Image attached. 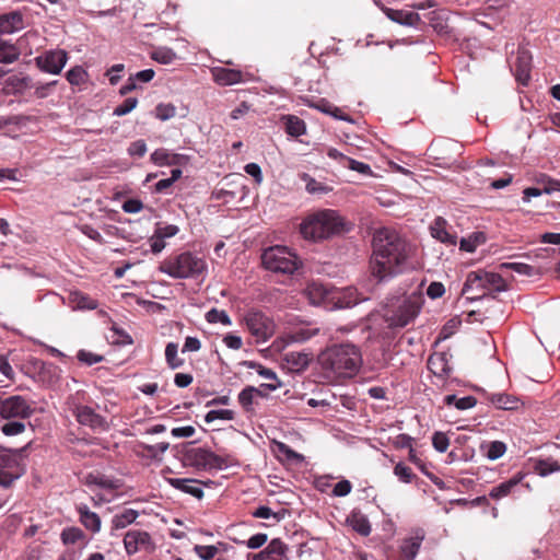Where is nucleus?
Listing matches in <instances>:
<instances>
[{
  "instance_id": "obj_48",
  "label": "nucleus",
  "mask_w": 560,
  "mask_h": 560,
  "mask_svg": "<svg viewBox=\"0 0 560 560\" xmlns=\"http://www.w3.org/2000/svg\"><path fill=\"white\" fill-rule=\"evenodd\" d=\"M182 170L180 168H173L172 172H171V177L168 178H164V179H160L155 185H154V191L155 192H164L167 188H170L177 179H179L182 177Z\"/></svg>"
},
{
  "instance_id": "obj_8",
  "label": "nucleus",
  "mask_w": 560,
  "mask_h": 560,
  "mask_svg": "<svg viewBox=\"0 0 560 560\" xmlns=\"http://www.w3.org/2000/svg\"><path fill=\"white\" fill-rule=\"evenodd\" d=\"M264 267L275 273L293 275L301 261L287 246L276 245L264 250L261 255Z\"/></svg>"
},
{
  "instance_id": "obj_32",
  "label": "nucleus",
  "mask_w": 560,
  "mask_h": 560,
  "mask_svg": "<svg viewBox=\"0 0 560 560\" xmlns=\"http://www.w3.org/2000/svg\"><path fill=\"white\" fill-rule=\"evenodd\" d=\"M138 516L139 512L133 509H125L122 512L115 514L110 522V534L115 535L116 530L135 523Z\"/></svg>"
},
{
  "instance_id": "obj_2",
  "label": "nucleus",
  "mask_w": 560,
  "mask_h": 560,
  "mask_svg": "<svg viewBox=\"0 0 560 560\" xmlns=\"http://www.w3.org/2000/svg\"><path fill=\"white\" fill-rule=\"evenodd\" d=\"M317 361L327 378H350L359 372L362 354L353 343H336L322 351Z\"/></svg>"
},
{
  "instance_id": "obj_28",
  "label": "nucleus",
  "mask_w": 560,
  "mask_h": 560,
  "mask_svg": "<svg viewBox=\"0 0 560 560\" xmlns=\"http://www.w3.org/2000/svg\"><path fill=\"white\" fill-rule=\"evenodd\" d=\"M230 549H233V547L229 546L225 542H218L215 545H208V546H202V545L195 546V551L201 560H211L214 557L222 556V555L229 556Z\"/></svg>"
},
{
  "instance_id": "obj_13",
  "label": "nucleus",
  "mask_w": 560,
  "mask_h": 560,
  "mask_svg": "<svg viewBox=\"0 0 560 560\" xmlns=\"http://www.w3.org/2000/svg\"><path fill=\"white\" fill-rule=\"evenodd\" d=\"M124 545L129 556L153 549V542L150 535L147 532L139 529L129 530L125 535Z\"/></svg>"
},
{
  "instance_id": "obj_61",
  "label": "nucleus",
  "mask_w": 560,
  "mask_h": 560,
  "mask_svg": "<svg viewBox=\"0 0 560 560\" xmlns=\"http://www.w3.org/2000/svg\"><path fill=\"white\" fill-rule=\"evenodd\" d=\"M277 448L280 454L284 455L289 460H303V456L295 451H293L290 446L282 442L277 443Z\"/></svg>"
},
{
  "instance_id": "obj_5",
  "label": "nucleus",
  "mask_w": 560,
  "mask_h": 560,
  "mask_svg": "<svg viewBox=\"0 0 560 560\" xmlns=\"http://www.w3.org/2000/svg\"><path fill=\"white\" fill-rule=\"evenodd\" d=\"M207 267L202 257L191 252H184L163 260L159 270L173 279H194L203 276Z\"/></svg>"
},
{
  "instance_id": "obj_42",
  "label": "nucleus",
  "mask_w": 560,
  "mask_h": 560,
  "mask_svg": "<svg viewBox=\"0 0 560 560\" xmlns=\"http://www.w3.org/2000/svg\"><path fill=\"white\" fill-rule=\"evenodd\" d=\"M139 447L142 450V454L152 459H159L170 447L168 442H160L154 445L140 443Z\"/></svg>"
},
{
  "instance_id": "obj_7",
  "label": "nucleus",
  "mask_w": 560,
  "mask_h": 560,
  "mask_svg": "<svg viewBox=\"0 0 560 560\" xmlns=\"http://www.w3.org/2000/svg\"><path fill=\"white\" fill-rule=\"evenodd\" d=\"M30 444L21 448H8L0 445V487L10 488L25 472L22 457Z\"/></svg>"
},
{
  "instance_id": "obj_24",
  "label": "nucleus",
  "mask_w": 560,
  "mask_h": 560,
  "mask_svg": "<svg viewBox=\"0 0 560 560\" xmlns=\"http://www.w3.org/2000/svg\"><path fill=\"white\" fill-rule=\"evenodd\" d=\"M382 11L393 22L405 26H417L420 22V15L412 11L395 10L382 7Z\"/></svg>"
},
{
  "instance_id": "obj_36",
  "label": "nucleus",
  "mask_w": 560,
  "mask_h": 560,
  "mask_svg": "<svg viewBox=\"0 0 560 560\" xmlns=\"http://www.w3.org/2000/svg\"><path fill=\"white\" fill-rule=\"evenodd\" d=\"M284 121L285 132L291 137H300L306 132L305 122L294 115H284L282 117Z\"/></svg>"
},
{
  "instance_id": "obj_20",
  "label": "nucleus",
  "mask_w": 560,
  "mask_h": 560,
  "mask_svg": "<svg viewBox=\"0 0 560 560\" xmlns=\"http://www.w3.org/2000/svg\"><path fill=\"white\" fill-rule=\"evenodd\" d=\"M60 538L65 546L73 549H82L89 542V539L83 530L75 526L63 528L60 534Z\"/></svg>"
},
{
  "instance_id": "obj_17",
  "label": "nucleus",
  "mask_w": 560,
  "mask_h": 560,
  "mask_svg": "<svg viewBox=\"0 0 560 560\" xmlns=\"http://www.w3.org/2000/svg\"><path fill=\"white\" fill-rule=\"evenodd\" d=\"M305 294L311 304L326 306L328 303H332L334 290L320 282L313 281L306 287Z\"/></svg>"
},
{
  "instance_id": "obj_34",
  "label": "nucleus",
  "mask_w": 560,
  "mask_h": 560,
  "mask_svg": "<svg viewBox=\"0 0 560 560\" xmlns=\"http://www.w3.org/2000/svg\"><path fill=\"white\" fill-rule=\"evenodd\" d=\"M481 454L489 460H497L506 452V445L502 441H491L480 445Z\"/></svg>"
},
{
  "instance_id": "obj_19",
  "label": "nucleus",
  "mask_w": 560,
  "mask_h": 560,
  "mask_svg": "<svg viewBox=\"0 0 560 560\" xmlns=\"http://www.w3.org/2000/svg\"><path fill=\"white\" fill-rule=\"evenodd\" d=\"M25 27L24 15L20 11L0 14V34L10 35Z\"/></svg>"
},
{
  "instance_id": "obj_46",
  "label": "nucleus",
  "mask_w": 560,
  "mask_h": 560,
  "mask_svg": "<svg viewBox=\"0 0 560 560\" xmlns=\"http://www.w3.org/2000/svg\"><path fill=\"white\" fill-rule=\"evenodd\" d=\"M205 317L210 324L221 323L224 326H230L232 324L230 316L223 310L211 308L206 313Z\"/></svg>"
},
{
  "instance_id": "obj_64",
  "label": "nucleus",
  "mask_w": 560,
  "mask_h": 560,
  "mask_svg": "<svg viewBox=\"0 0 560 560\" xmlns=\"http://www.w3.org/2000/svg\"><path fill=\"white\" fill-rule=\"evenodd\" d=\"M445 293V288L442 282H431L427 289V295L432 299H439Z\"/></svg>"
},
{
  "instance_id": "obj_4",
  "label": "nucleus",
  "mask_w": 560,
  "mask_h": 560,
  "mask_svg": "<svg viewBox=\"0 0 560 560\" xmlns=\"http://www.w3.org/2000/svg\"><path fill=\"white\" fill-rule=\"evenodd\" d=\"M422 304L420 293L393 298L386 304L385 320L392 328L406 327L419 315Z\"/></svg>"
},
{
  "instance_id": "obj_21",
  "label": "nucleus",
  "mask_w": 560,
  "mask_h": 560,
  "mask_svg": "<svg viewBox=\"0 0 560 560\" xmlns=\"http://www.w3.org/2000/svg\"><path fill=\"white\" fill-rule=\"evenodd\" d=\"M84 482L88 487H96L104 490H117L122 483L120 479L101 474V472H90L85 476Z\"/></svg>"
},
{
  "instance_id": "obj_25",
  "label": "nucleus",
  "mask_w": 560,
  "mask_h": 560,
  "mask_svg": "<svg viewBox=\"0 0 560 560\" xmlns=\"http://www.w3.org/2000/svg\"><path fill=\"white\" fill-rule=\"evenodd\" d=\"M213 80L223 86L237 84L243 81V73L240 70L214 67L211 69Z\"/></svg>"
},
{
  "instance_id": "obj_22",
  "label": "nucleus",
  "mask_w": 560,
  "mask_h": 560,
  "mask_svg": "<svg viewBox=\"0 0 560 560\" xmlns=\"http://www.w3.org/2000/svg\"><path fill=\"white\" fill-rule=\"evenodd\" d=\"M167 483L172 486L174 489L179 490L184 493L190 494L196 499L203 498V490L199 486L201 481L189 478H168Z\"/></svg>"
},
{
  "instance_id": "obj_30",
  "label": "nucleus",
  "mask_w": 560,
  "mask_h": 560,
  "mask_svg": "<svg viewBox=\"0 0 560 560\" xmlns=\"http://www.w3.org/2000/svg\"><path fill=\"white\" fill-rule=\"evenodd\" d=\"M287 546L280 539H272L262 551L254 556L253 560H280Z\"/></svg>"
},
{
  "instance_id": "obj_14",
  "label": "nucleus",
  "mask_w": 560,
  "mask_h": 560,
  "mask_svg": "<svg viewBox=\"0 0 560 560\" xmlns=\"http://www.w3.org/2000/svg\"><path fill=\"white\" fill-rule=\"evenodd\" d=\"M73 415L80 424L88 425L93 430L105 431L108 428L106 419L89 406H75Z\"/></svg>"
},
{
  "instance_id": "obj_35",
  "label": "nucleus",
  "mask_w": 560,
  "mask_h": 560,
  "mask_svg": "<svg viewBox=\"0 0 560 560\" xmlns=\"http://www.w3.org/2000/svg\"><path fill=\"white\" fill-rule=\"evenodd\" d=\"M319 332L318 328L303 326L287 334L285 339L289 343H303L315 337Z\"/></svg>"
},
{
  "instance_id": "obj_47",
  "label": "nucleus",
  "mask_w": 560,
  "mask_h": 560,
  "mask_svg": "<svg viewBox=\"0 0 560 560\" xmlns=\"http://www.w3.org/2000/svg\"><path fill=\"white\" fill-rule=\"evenodd\" d=\"M234 411L230 409H212L209 410L205 416V421L211 423L214 420L231 421L234 419Z\"/></svg>"
},
{
  "instance_id": "obj_31",
  "label": "nucleus",
  "mask_w": 560,
  "mask_h": 560,
  "mask_svg": "<svg viewBox=\"0 0 560 560\" xmlns=\"http://www.w3.org/2000/svg\"><path fill=\"white\" fill-rule=\"evenodd\" d=\"M428 368L434 375L439 377H445L451 372V366L448 364L446 354L441 352H435L429 357Z\"/></svg>"
},
{
  "instance_id": "obj_44",
  "label": "nucleus",
  "mask_w": 560,
  "mask_h": 560,
  "mask_svg": "<svg viewBox=\"0 0 560 560\" xmlns=\"http://www.w3.org/2000/svg\"><path fill=\"white\" fill-rule=\"evenodd\" d=\"M66 78L71 85H81L88 81L89 73L82 66H74L67 71Z\"/></svg>"
},
{
  "instance_id": "obj_3",
  "label": "nucleus",
  "mask_w": 560,
  "mask_h": 560,
  "mask_svg": "<svg viewBox=\"0 0 560 560\" xmlns=\"http://www.w3.org/2000/svg\"><path fill=\"white\" fill-rule=\"evenodd\" d=\"M349 221L335 209H320L310 213L300 224L305 240L322 242L342 235L351 230Z\"/></svg>"
},
{
  "instance_id": "obj_23",
  "label": "nucleus",
  "mask_w": 560,
  "mask_h": 560,
  "mask_svg": "<svg viewBox=\"0 0 560 560\" xmlns=\"http://www.w3.org/2000/svg\"><path fill=\"white\" fill-rule=\"evenodd\" d=\"M431 235L443 244L454 246L457 243L456 235L447 230V221L442 217H436L430 226Z\"/></svg>"
},
{
  "instance_id": "obj_41",
  "label": "nucleus",
  "mask_w": 560,
  "mask_h": 560,
  "mask_svg": "<svg viewBox=\"0 0 560 560\" xmlns=\"http://www.w3.org/2000/svg\"><path fill=\"white\" fill-rule=\"evenodd\" d=\"M20 56L18 48L0 38V63H12Z\"/></svg>"
},
{
  "instance_id": "obj_63",
  "label": "nucleus",
  "mask_w": 560,
  "mask_h": 560,
  "mask_svg": "<svg viewBox=\"0 0 560 560\" xmlns=\"http://www.w3.org/2000/svg\"><path fill=\"white\" fill-rule=\"evenodd\" d=\"M352 490V485L349 480L343 479L337 482L332 489V494L335 497H346Z\"/></svg>"
},
{
  "instance_id": "obj_53",
  "label": "nucleus",
  "mask_w": 560,
  "mask_h": 560,
  "mask_svg": "<svg viewBox=\"0 0 560 560\" xmlns=\"http://www.w3.org/2000/svg\"><path fill=\"white\" fill-rule=\"evenodd\" d=\"M25 431V424L21 421H9L1 427V432L7 436H14Z\"/></svg>"
},
{
  "instance_id": "obj_45",
  "label": "nucleus",
  "mask_w": 560,
  "mask_h": 560,
  "mask_svg": "<svg viewBox=\"0 0 560 560\" xmlns=\"http://www.w3.org/2000/svg\"><path fill=\"white\" fill-rule=\"evenodd\" d=\"M259 392V388H256L254 386H246L241 390L238 394V402L243 407L244 410L249 411L252 410V406L254 402L255 397L257 396V393Z\"/></svg>"
},
{
  "instance_id": "obj_51",
  "label": "nucleus",
  "mask_w": 560,
  "mask_h": 560,
  "mask_svg": "<svg viewBox=\"0 0 560 560\" xmlns=\"http://www.w3.org/2000/svg\"><path fill=\"white\" fill-rule=\"evenodd\" d=\"M502 267L511 269L518 275L532 277L535 275V267L525 262H508L502 264Z\"/></svg>"
},
{
  "instance_id": "obj_1",
  "label": "nucleus",
  "mask_w": 560,
  "mask_h": 560,
  "mask_svg": "<svg viewBox=\"0 0 560 560\" xmlns=\"http://www.w3.org/2000/svg\"><path fill=\"white\" fill-rule=\"evenodd\" d=\"M412 268L411 246L407 241L395 230H376L373 235L372 275L378 281H385Z\"/></svg>"
},
{
  "instance_id": "obj_57",
  "label": "nucleus",
  "mask_w": 560,
  "mask_h": 560,
  "mask_svg": "<svg viewBox=\"0 0 560 560\" xmlns=\"http://www.w3.org/2000/svg\"><path fill=\"white\" fill-rule=\"evenodd\" d=\"M77 358L80 362L89 366L100 363L103 360L102 355L83 349L78 352Z\"/></svg>"
},
{
  "instance_id": "obj_50",
  "label": "nucleus",
  "mask_w": 560,
  "mask_h": 560,
  "mask_svg": "<svg viewBox=\"0 0 560 560\" xmlns=\"http://www.w3.org/2000/svg\"><path fill=\"white\" fill-rule=\"evenodd\" d=\"M138 105L136 97H128L121 104L114 108L113 115L117 117L125 116L132 112Z\"/></svg>"
},
{
  "instance_id": "obj_15",
  "label": "nucleus",
  "mask_w": 560,
  "mask_h": 560,
  "mask_svg": "<svg viewBox=\"0 0 560 560\" xmlns=\"http://www.w3.org/2000/svg\"><path fill=\"white\" fill-rule=\"evenodd\" d=\"M532 57L525 49H520L511 69L518 83L527 85L530 80Z\"/></svg>"
},
{
  "instance_id": "obj_39",
  "label": "nucleus",
  "mask_w": 560,
  "mask_h": 560,
  "mask_svg": "<svg viewBox=\"0 0 560 560\" xmlns=\"http://www.w3.org/2000/svg\"><path fill=\"white\" fill-rule=\"evenodd\" d=\"M165 361L172 370L179 369L184 365V359L178 357V345L168 342L165 347Z\"/></svg>"
},
{
  "instance_id": "obj_54",
  "label": "nucleus",
  "mask_w": 560,
  "mask_h": 560,
  "mask_svg": "<svg viewBox=\"0 0 560 560\" xmlns=\"http://www.w3.org/2000/svg\"><path fill=\"white\" fill-rule=\"evenodd\" d=\"M432 445L439 453H444L450 446V440L444 432H434L432 436Z\"/></svg>"
},
{
  "instance_id": "obj_58",
  "label": "nucleus",
  "mask_w": 560,
  "mask_h": 560,
  "mask_svg": "<svg viewBox=\"0 0 560 560\" xmlns=\"http://www.w3.org/2000/svg\"><path fill=\"white\" fill-rule=\"evenodd\" d=\"M345 166H347L351 171H355L362 175H371L372 174V170L369 164L353 160L351 158L347 159Z\"/></svg>"
},
{
  "instance_id": "obj_33",
  "label": "nucleus",
  "mask_w": 560,
  "mask_h": 560,
  "mask_svg": "<svg viewBox=\"0 0 560 560\" xmlns=\"http://www.w3.org/2000/svg\"><path fill=\"white\" fill-rule=\"evenodd\" d=\"M424 532L423 529H420L419 532H416L415 536L407 538L401 544V551L402 555L407 558L412 560L417 553L418 550L424 539Z\"/></svg>"
},
{
  "instance_id": "obj_62",
  "label": "nucleus",
  "mask_w": 560,
  "mask_h": 560,
  "mask_svg": "<svg viewBox=\"0 0 560 560\" xmlns=\"http://www.w3.org/2000/svg\"><path fill=\"white\" fill-rule=\"evenodd\" d=\"M57 80L47 82L45 84L37 85L34 90V95L38 98H45L49 96L57 84Z\"/></svg>"
},
{
  "instance_id": "obj_40",
  "label": "nucleus",
  "mask_w": 560,
  "mask_h": 560,
  "mask_svg": "<svg viewBox=\"0 0 560 560\" xmlns=\"http://www.w3.org/2000/svg\"><path fill=\"white\" fill-rule=\"evenodd\" d=\"M535 472L541 477H547L552 472L560 471V465L552 458L539 459L534 466Z\"/></svg>"
},
{
  "instance_id": "obj_10",
  "label": "nucleus",
  "mask_w": 560,
  "mask_h": 560,
  "mask_svg": "<svg viewBox=\"0 0 560 560\" xmlns=\"http://www.w3.org/2000/svg\"><path fill=\"white\" fill-rule=\"evenodd\" d=\"M246 327L257 342H266L275 332V323L260 311L252 310L245 315Z\"/></svg>"
},
{
  "instance_id": "obj_60",
  "label": "nucleus",
  "mask_w": 560,
  "mask_h": 560,
  "mask_svg": "<svg viewBox=\"0 0 560 560\" xmlns=\"http://www.w3.org/2000/svg\"><path fill=\"white\" fill-rule=\"evenodd\" d=\"M125 70L122 63H116L106 71V77L112 85H116L120 81V72Z\"/></svg>"
},
{
  "instance_id": "obj_37",
  "label": "nucleus",
  "mask_w": 560,
  "mask_h": 560,
  "mask_svg": "<svg viewBox=\"0 0 560 560\" xmlns=\"http://www.w3.org/2000/svg\"><path fill=\"white\" fill-rule=\"evenodd\" d=\"M70 303L74 310H95L98 306L96 300L80 291L70 294Z\"/></svg>"
},
{
  "instance_id": "obj_12",
  "label": "nucleus",
  "mask_w": 560,
  "mask_h": 560,
  "mask_svg": "<svg viewBox=\"0 0 560 560\" xmlns=\"http://www.w3.org/2000/svg\"><path fill=\"white\" fill-rule=\"evenodd\" d=\"M68 62V52L63 49H51L35 58L36 66L46 73L59 74Z\"/></svg>"
},
{
  "instance_id": "obj_27",
  "label": "nucleus",
  "mask_w": 560,
  "mask_h": 560,
  "mask_svg": "<svg viewBox=\"0 0 560 560\" xmlns=\"http://www.w3.org/2000/svg\"><path fill=\"white\" fill-rule=\"evenodd\" d=\"M486 398L495 408L502 410H516L520 406L518 398L505 393H487Z\"/></svg>"
},
{
  "instance_id": "obj_11",
  "label": "nucleus",
  "mask_w": 560,
  "mask_h": 560,
  "mask_svg": "<svg viewBox=\"0 0 560 560\" xmlns=\"http://www.w3.org/2000/svg\"><path fill=\"white\" fill-rule=\"evenodd\" d=\"M33 408L22 396H10L0 401V416L3 419H27Z\"/></svg>"
},
{
  "instance_id": "obj_6",
  "label": "nucleus",
  "mask_w": 560,
  "mask_h": 560,
  "mask_svg": "<svg viewBox=\"0 0 560 560\" xmlns=\"http://www.w3.org/2000/svg\"><path fill=\"white\" fill-rule=\"evenodd\" d=\"M184 465L202 470H224L232 465V458L213 453L210 448L187 443L182 451Z\"/></svg>"
},
{
  "instance_id": "obj_52",
  "label": "nucleus",
  "mask_w": 560,
  "mask_h": 560,
  "mask_svg": "<svg viewBox=\"0 0 560 560\" xmlns=\"http://www.w3.org/2000/svg\"><path fill=\"white\" fill-rule=\"evenodd\" d=\"M394 474L400 481L405 483H410L415 477V474L412 472L411 468L402 463H398L394 467Z\"/></svg>"
},
{
  "instance_id": "obj_55",
  "label": "nucleus",
  "mask_w": 560,
  "mask_h": 560,
  "mask_svg": "<svg viewBox=\"0 0 560 560\" xmlns=\"http://www.w3.org/2000/svg\"><path fill=\"white\" fill-rule=\"evenodd\" d=\"M154 232L162 238H171L178 234L179 228L175 224H162L158 223Z\"/></svg>"
},
{
  "instance_id": "obj_26",
  "label": "nucleus",
  "mask_w": 560,
  "mask_h": 560,
  "mask_svg": "<svg viewBox=\"0 0 560 560\" xmlns=\"http://www.w3.org/2000/svg\"><path fill=\"white\" fill-rule=\"evenodd\" d=\"M81 524L93 534L101 530L102 521L98 514L92 512L88 505L79 504L75 508Z\"/></svg>"
},
{
  "instance_id": "obj_9",
  "label": "nucleus",
  "mask_w": 560,
  "mask_h": 560,
  "mask_svg": "<svg viewBox=\"0 0 560 560\" xmlns=\"http://www.w3.org/2000/svg\"><path fill=\"white\" fill-rule=\"evenodd\" d=\"M506 290L505 280L495 272L483 270L471 271L464 283L463 293L470 291H480V294L474 295L471 300H479L489 292H503Z\"/></svg>"
},
{
  "instance_id": "obj_43",
  "label": "nucleus",
  "mask_w": 560,
  "mask_h": 560,
  "mask_svg": "<svg viewBox=\"0 0 560 560\" xmlns=\"http://www.w3.org/2000/svg\"><path fill=\"white\" fill-rule=\"evenodd\" d=\"M349 524L359 534L368 536L371 533V524L369 520L362 514H352L349 518Z\"/></svg>"
},
{
  "instance_id": "obj_56",
  "label": "nucleus",
  "mask_w": 560,
  "mask_h": 560,
  "mask_svg": "<svg viewBox=\"0 0 560 560\" xmlns=\"http://www.w3.org/2000/svg\"><path fill=\"white\" fill-rule=\"evenodd\" d=\"M287 361L289 363H292L294 366H296V369H301L304 370L307 368L308 363H310V357L308 354L306 353H290V354H287Z\"/></svg>"
},
{
  "instance_id": "obj_18",
  "label": "nucleus",
  "mask_w": 560,
  "mask_h": 560,
  "mask_svg": "<svg viewBox=\"0 0 560 560\" xmlns=\"http://www.w3.org/2000/svg\"><path fill=\"white\" fill-rule=\"evenodd\" d=\"M150 159L156 166L184 165L189 161L187 155L173 153L164 148L156 149L152 152Z\"/></svg>"
},
{
  "instance_id": "obj_38",
  "label": "nucleus",
  "mask_w": 560,
  "mask_h": 560,
  "mask_svg": "<svg viewBox=\"0 0 560 560\" xmlns=\"http://www.w3.org/2000/svg\"><path fill=\"white\" fill-rule=\"evenodd\" d=\"M151 58L161 65H171L176 60L177 55L172 48L160 46L152 50Z\"/></svg>"
},
{
  "instance_id": "obj_59",
  "label": "nucleus",
  "mask_w": 560,
  "mask_h": 560,
  "mask_svg": "<svg viewBox=\"0 0 560 560\" xmlns=\"http://www.w3.org/2000/svg\"><path fill=\"white\" fill-rule=\"evenodd\" d=\"M147 150L145 141L140 139L131 142L127 151L130 156L142 158L147 153Z\"/></svg>"
},
{
  "instance_id": "obj_49",
  "label": "nucleus",
  "mask_w": 560,
  "mask_h": 560,
  "mask_svg": "<svg viewBox=\"0 0 560 560\" xmlns=\"http://www.w3.org/2000/svg\"><path fill=\"white\" fill-rule=\"evenodd\" d=\"M176 115V107L171 103H160L155 107V117L162 121L168 120Z\"/></svg>"
},
{
  "instance_id": "obj_16",
  "label": "nucleus",
  "mask_w": 560,
  "mask_h": 560,
  "mask_svg": "<svg viewBox=\"0 0 560 560\" xmlns=\"http://www.w3.org/2000/svg\"><path fill=\"white\" fill-rule=\"evenodd\" d=\"M525 476H526V474L523 471L516 472L509 480L503 481L500 485L493 487L489 492V497L493 500H500L502 498H505V497L514 493L515 488L520 485L526 487L527 489H530L528 483H525V485L523 483Z\"/></svg>"
},
{
  "instance_id": "obj_29",
  "label": "nucleus",
  "mask_w": 560,
  "mask_h": 560,
  "mask_svg": "<svg viewBox=\"0 0 560 560\" xmlns=\"http://www.w3.org/2000/svg\"><path fill=\"white\" fill-rule=\"evenodd\" d=\"M360 302L355 289L347 288L342 291H334L332 303L337 308H349Z\"/></svg>"
}]
</instances>
